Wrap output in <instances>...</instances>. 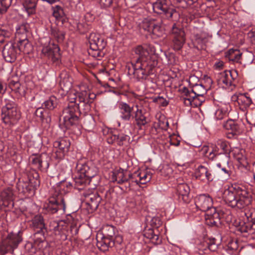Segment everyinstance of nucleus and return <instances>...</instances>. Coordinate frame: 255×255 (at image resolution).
I'll return each instance as SVG.
<instances>
[{
  "label": "nucleus",
  "mask_w": 255,
  "mask_h": 255,
  "mask_svg": "<svg viewBox=\"0 0 255 255\" xmlns=\"http://www.w3.org/2000/svg\"><path fill=\"white\" fill-rule=\"evenodd\" d=\"M135 53L138 56L135 61L128 66V73L132 74L137 80H145L152 73L157 64L155 55V49L150 44L138 45L134 49Z\"/></svg>",
  "instance_id": "f257e3e1"
},
{
  "label": "nucleus",
  "mask_w": 255,
  "mask_h": 255,
  "mask_svg": "<svg viewBox=\"0 0 255 255\" xmlns=\"http://www.w3.org/2000/svg\"><path fill=\"white\" fill-rule=\"evenodd\" d=\"M223 198L225 203L232 208L238 209H250L252 202L251 195L238 185H232L226 189Z\"/></svg>",
  "instance_id": "f03ea898"
},
{
  "label": "nucleus",
  "mask_w": 255,
  "mask_h": 255,
  "mask_svg": "<svg viewBox=\"0 0 255 255\" xmlns=\"http://www.w3.org/2000/svg\"><path fill=\"white\" fill-rule=\"evenodd\" d=\"M195 204L199 210L206 212V224L210 226H218L221 224V215L213 207V199L208 195L202 194L199 195L196 201Z\"/></svg>",
  "instance_id": "7ed1b4c3"
},
{
  "label": "nucleus",
  "mask_w": 255,
  "mask_h": 255,
  "mask_svg": "<svg viewBox=\"0 0 255 255\" xmlns=\"http://www.w3.org/2000/svg\"><path fill=\"white\" fill-rule=\"evenodd\" d=\"M5 105L1 110V119L3 123L11 127L16 124L20 118V113L17 105L13 101L5 99Z\"/></svg>",
  "instance_id": "20e7f679"
},
{
  "label": "nucleus",
  "mask_w": 255,
  "mask_h": 255,
  "mask_svg": "<svg viewBox=\"0 0 255 255\" xmlns=\"http://www.w3.org/2000/svg\"><path fill=\"white\" fill-rule=\"evenodd\" d=\"M90 48L88 52L90 55L100 59L104 55L103 49L107 45V42L100 34L91 33L89 36Z\"/></svg>",
  "instance_id": "39448f33"
},
{
  "label": "nucleus",
  "mask_w": 255,
  "mask_h": 255,
  "mask_svg": "<svg viewBox=\"0 0 255 255\" xmlns=\"http://www.w3.org/2000/svg\"><path fill=\"white\" fill-rule=\"evenodd\" d=\"M245 217L240 222L238 230L245 237L255 233V209H250L244 212Z\"/></svg>",
  "instance_id": "423d86ee"
},
{
  "label": "nucleus",
  "mask_w": 255,
  "mask_h": 255,
  "mask_svg": "<svg viewBox=\"0 0 255 255\" xmlns=\"http://www.w3.org/2000/svg\"><path fill=\"white\" fill-rule=\"evenodd\" d=\"M152 5L154 12L164 14L169 20H175L178 17V12L173 6H169L166 0H157Z\"/></svg>",
  "instance_id": "0eeeda50"
},
{
  "label": "nucleus",
  "mask_w": 255,
  "mask_h": 255,
  "mask_svg": "<svg viewBox=\"0 0 255 255\" xmlns=\"http://www.w3.org/2000/svg\"><path fill=\"white\" fill-rule=\"evenodd\" d=\"M62 192L58 185L54 196L50 197L48 202L45 203L44 208L51 213H55L58 210L64 209V196Z\"/></svg>",
  "instance_id": "6e6552de"
},
{
  "label": "nucleus",
  "mask_w": 255,
  "mask_h": 255,
  "mask_svg": "<svg viewBox=\"0 0 255 255\" xmlns=\"http://www.w3.org/2000/svg\"><path fill=\"white\" fill-rule=\"evenodd\" d=\"M21 233L18 231L17 233L11 232L4 239L0 245V253L4 255L8 252H13L18 244L21 242Z\"/></svg>",
  "instance_id": "1a4fd4ad"
},
{
  "label": "nucleus",
  "mask_w": 255,
  "mask_h": 255,
  "mask_svg": "<svg viewBox=\"0 0 255 255\" xmlns=\"http://www.w3.org/2000/svg\"><path fill=\"white\" fill-rule=\"evenodd\" d=\"M85 199L86 209L88 213H92L99 206L102 200L96 191H88L83 193Z\"/></svg>",
  "instance_id": "9d476101"
},
{
  "label": "nucleus",
  "mask_w": 255,
  "mask_h": 255,
  "mask_svg": "<svg viewBox=\"0 0 255 255\" xmlns=\"http://www.w3.org/2000/svg\"><path fill=\"white\" fill-rule=\"evenodd\" d=\"M36 174H37L36 173ZM36 178H29L28 181L19 180L17 183V188L19 192L23 194H34V191L40 184L39 180Z\"/></svg>",
  "instance_id": "9b49d317"
},
{
  "label": "nucleus",
  "mask_w": 255,
  "mask_h": 255,
  "mask_svg": "<svg viewBox=\"0 0 255 255\" xmlns=\"http://www.w3.org/2000/svg\"><path fill=\"white\" fill-rule=\"evenodd\" d=\"M120 111V117L125 121H129L133 119V114L136 110L135 106L129 105L124 102H120L118 104Z\"/></svg>",
  "instance_id": "f8f14e48"
},
{
  "label": "nucleus",
  "mask_w": 255,
  "mask_h": 255,
  "mask_svg": "<svg viewBox=\"0 0 255 255\" xmlns=\"http://www.w3.org/2000/svg\"><path fill=\"white\" fill-rule=\"evenodd\" d=\"M238 75L236 70L225 71L220 74L218 79L219 84L222 85L223 87L227 88L232 85L233 81Z\"/></svg>",
  "instance_id": "ddd939ff"
},
{
  "label": "nucleus",
  "mask_w": 255,
  "mask_h": 255,
  "mask_svg": "<svg viewBox=\"0 0 255 255\" xmlns=\"http://www.w3.org/2000/svg\"><path fill=\"white\" fill-rule=\"evenodd\" d=\"M49 158L46 154L32 155L29 157L31 163L39 169H47L49 167Z\"/></svg>",
  "instance_id": "4468645a"
},
{
  "label": "nucleus",
  "mask_w": 255,
  "mask_h": 255,
  "mask_svg": "<svg viewBox=\"0 0 255 255\" xmlns=\"http://www.w3.org/2000/svg\"><path fill=\"white\" fill-rule=\"evenodd\" d=\"M77 169L82 177H85L87 179L95 177L98 172V169L94 165L90 166L88 163H78Z\"/></svg>",
  "instance_id": "2eb2a0df"
},
{
  "label": "nucleus",
  "mask_w": 255,
  "mask_h": 255,
  "mask_svg": "<svg viewBox=\"0 0 255 255\" xmlns=\"http://www.w3.org/2000/svg\"><path fill=\"white\" fill-rule=\"evenodd\" d=\"M2 55L5 60L8 62L11 63L15 60L17 48L12 42H8L4 45L2 50Z\"/></svg>",
  "instance_id": "dca6fc26"
},
{
  "label": "nucleus",
  "mask_w": 255,
  "mask_h": 255,
  "mask_svg": "<svg viewBox=\"0 0 255 255\" xmlns=\"http://www.w3.org/2000/svg\"><path fill=\"white\" fill-rule=\"evenodd\" d=\"M198 249L204 254L209 252H215L218 249V245L215 239H205L198 245Z\"/></svg>",
  "instance_id": "f3484780"
},
{
  "label": "nucleus",
  "mask_w": 255,
  "mask_h": 255,
  "mask_svg": "<svg viewBox=\"0 0 255 255\" xmlns=\"http://www.w3.org/2000/svg\"><path fill=\"white\" fill-rule=\"evenodd\" d=\"M195 177L196 179L201 181L207 180L209 182L212 181L214 179L211 171L203 165H200L196 169Z\"/></svg>",
  "instance_id": "a211bd4d"
},
{
  "label": "nucleus",
  "mask_w": 255,
  "mask_h": 255,
  "mask_svg": "<svg viewBox=\"0 0 255 255\" xmlns=\"http://www.w3.org/2000/svg\"><path fill=\"white\" fill-rule=\"evenodd\" d=\"M59 50V47L57 45L49 44L43 47L42 53L45 56L54 60L58 59Z\"/></svg>",
  "instance_id": "6ab92c4d"
},
{
  "label": "nucleus",
  "mask_w": 255,
  "mask_h": 255,
  "mask_svg": "<svg viewBox=\"0 0 255 255\" xmlns=\"http://www.w3.org/2000/svg\"><path fill=\"white\" fill-rule=\"evenodd\" d=\"M177 193L180 201H182L185 203L189 202L190 188L187 184L185 183L179 184L177 187Z\"/></svg>",
  "instance_id": "aec40b11"
},
{
  "label": "nucleus",
  "mask_w": 255,
  "mask_h": 255,
  "mask_svg": "<svg viewBox=\"0 0 255 255\" xmlns=\"http://www.w3.org/2000/svg\"><path fill=\"white\" fill-rule=\"evenodd\" d=\"M3 204L5 206H8L10 204L13 205L14 199L13 189L11 187H8L3 189L0 194Z\"/></svg>",
  "instance_id": "412c9836"
},
{
  "label": "nucleus",
  "mask_w": 255,
  "mask_h": 255,
  "mask_svg": "<svg viewBox=\"0 0 255 255\" xmlns=\"http://www.w3.org/2000/svg\"><path fill=\"white\" fill-rule=\"evenodd\" d=\"M99 236L97 237V246L101 251L105 252L108 250L109 248L114 245L113 239L102 236L101 237V240H99Z\"/></svg>",
  "instance_id": "4be33fe9"
},
{
  "label": "nucleus",
  "mask_w": 255,
  "mask_h": 255,
  "mask_svg": "<svg viewBox=\"0 0 255 255\" xmlns=\"http://www.w3.org/2000/svg\"><path fill=\"white\" fill-rule=\"evenodd\" d=\"M77 109H66L65 113L67 115L65 116V124L68 125L70 124L72 126L75 125L78 122L79 118L75 115V112Z\"/></svg>",
  "instance_id": "5701e85b"
},
{
  "label": "nucleus",
  "mask_w": 255,
  "mask_h": 255,
  "mask_svg": "<svg viewBox=\"0 0 255 255\" xmlns=\"http://www.w3.org/2000/svg\"><path fill=\"white\" fill-rule=\"evenodd\" d=\"M135 111L134 113L133 118L135 120L138 127L141 128L147 124L148 121L146 116L142 113L141 109H139L137 105H135Z\"/></svg>",
  "instance_id": "b1692460"
},
{
  "label": "nucleus",
  "mask_w": 255,
  "mask_h": 255,
  "mask_svg": "<svg viewBox=\"0 0 255 255\" xmlns=\"http://www.w3.org/2000/svg\"><path fill=\"white\" fill-rule=\"evenodd\" d=\"M230 110L231 106L229 104H222L215 113V118L218 120H222L228 116Z\"/></svg>",
  "instance_id": "393cba45"
},
{
  "label": "nucleus",
  "mask_w": 255,
  "mask_h": 255,
  "mask_svg": "<svg viewBox=\"0 0 255 255\" xmlns=\"http://www.w3.org/2000/svg\"><path fill=\"white\" fill-rule=\"evenodd\" d=\"M225 129L231 130V133L233 135H236L240 133V129L237 123L232 120L227 121L223 125Z\"/></svg>",
  "instance_id": "a878e982"
},
{
  "label": "nucleus",
  "mask_w": 255,
  "mask_h": 255,
  "mask_svg": "<svg viewBox=\"0 0 255 255\" xmlns=\"http://www.w3.org/2000/svg\"><path fill=\"white\" fill-rule=\"evenodd\" d=\"M181 91L183 98L186 104L192 105L193 101H195L197 99L192 89L189 90L187 88L184 87Z\"/></svg>",
  "instance_id": "bb28decb"
},
{
  "label": "nucleus",
  "mask_w": 255,
  "mask_h": 255,
  "mask_svg": "<svg viewBox=\"0 0 255 255\" xmlns=\"http://www.w3.org/2000/svg\"><path fill=\"white\" fill-rule=\"evenodd\" d=\"M29 25L27 23H22L19 25L16 30V36L20 39H25L27 38V33L29 32Z\"/></svg>",
  "instance_id": "cd10ccee"
},
{
  "label": "nucleus",
  "mask_w": 255,
  "mask_h": 255,
  "mask_svg": "<svg viewBox=\"0 0 255 255\" xmlns=\"http://www.w3.org/2000/svg\"><path fill=\"white\" fill-rule=\"evenodd\" d=\"M32 226L34 230L37 229V233H40L43 232L45 229L43 217L41 215H36L32 219Z\"/></svg>",
  "instance_id": "c85d7f7f"
},
{
  "label": "nucleus",
  "mask_w": 255,
  "mask_h": 255,
  "mask_svg": "<svg viewBox=\"0 0 255 255\" xmlns=\"http://www.w3.org/2000/svg\"><path fill=\"white\" fill-rule=\"evenodd\" d=\"M67 101L68 102L66 109H77L76 101L77 99V92L75 90L71 89L67 93Z\"/></svg>",
  "instance_id": "c756f323"
},
{
  "label": "nucleus",
  "mask_w": 255,
  "mask_h": 255,
  "mask_svg": "<svg viewBox=\"0 0 255 255\" xmlns=\"http://www.w3.org/2000/svg\"><path fill=\"white\" fill-rule=\"evenodd\" d=\"M35 115L40 118L41 122L49 124L51 122V117L49 113L43 108L39 107L35 112Z\"/></svg>",
  "instance_id": "7c9ffc66"
},
{
  "label": "nucleus",
  "mask_w": 255,
  "mask_h": 255,
  "mask_svg": "<svg viewBox=\"0 0 255 255\" xmlns=\"http://www.w3.org/2000/svg\"><path fill=\"white\" fill-rule=\"evenodd\" d=\"M23 7L28 15L34 13L35 11V0H25L23 2Z\"/></svg>",
  "instance_id": "2f4dec72"
},
{
  "label": "nucleus",
  "mask_w": 255,
  "mask_h": 255,
  "mask_svg": "<svg viewBox=\"0 0 255 255\" xmlns=\"http://www.w3.org/2000/svg\"><path fill=\"white\" fill-rule=\"evenodd\" d=\"M19 51L28 54L31 50V44L28 42L27 39H20L17 45Z\"/></svg>",
  "instance_id": "473e14b6"
},
{
  "label": "nucleus",
  "mask_w": 255,
  "mask_h": 255,
  "mask_svg": "<svg viewBox=\"0 0 255 255\" xmlns=\"http://www.w3.org/2000/svg\"><path fill=\"white\" fill-rule=\"evenodd\" d=\"M242 53L238 49H230L228 51V58L229 60L235 62H240V59Z\"/></svg>",
  "instance_id": "72a5a7b5"
},
{
  "label": "nucleus",
  "mask_w": 255,
  "mask_h": 255,
  "mask_svg": "<svg viewBox=\"0 0 255 255\" xmlns=\"http://www.w3.org/2000/svg\"><path fill=\"white\" fill-rule=\"evenodd\" d=\"M154 21L155 20L153 19H144L139 24V27L150 33L152 27L154 25Z\"/></svg>",
  "instance_id": "f704fd0d"
},
{
  "label": "nucleus",
  "mask_w": 255,
  "mask_h": 255,
  "mask_svg": "<svg viewBox=\"0 0 255 255\" xmlns=\"http://www.w3.org/2000/svg\"><path fill=\"white\" fill-rule=\"evenodd\" d=\"M164 33L163 29L161 26L159 22L154 21V25L152 27L150 34H152L154 37H160L162 36Z\"/></svg>",
  "instance_id": "c9c22d12"
},
{
  "label": "nucleus",
  "mask_w": 255,
  "mask_h": 255,
  "mask_svg": "<svg viewBox=\"0 0 255 255\" xmlns=\"http://www.w3.org/2000/svg\"><path fill=\"white\" fill-rule=\"evenodd\" d=\"M115 179L118 184H122L129 180V175L126 176V172L123 170L118 171L115 176Z\"/></svg>",
  "instance_id": "e433bc0d"
},
{
  "label": "nucleus",
  "mask_w": 255,
  "mask_h": 255,
  "mask_svg": "<svg viewBox=\"0 0 255 255\" xmlns=\"http://www.w3.org/2000/svg\"><path fill=\"white\" fill-rule=\"evenodd\" d=\"M206 39L205 38L202 37L199 34H196L194 36V39L193 40V44L194 47L198 49H203Z\"/></svg>",
  "instance_id": "4c0bfd02"
},
{
  "label": "nucleus",
  "mask_w": 255,
  "mask_h": 255,
  "mask_svg": "<svg viewBox=\"0 0 255 255\" xmlns=\"http://www.w3.org/2000/svg\"><path fill=\"white\" fill-rule=\"evenodd\" d=\"M57 104V100L56 98L54 96H51L48 100L44 102L43 106L49 110H52L56 107Z\"/></svg>",
  "instance_id": "58836bf2"
},
{
  "label": "nucleus",
  "mask_w": 255,
  "mask_h": 255,
  "mask_svg": "<svg viewBox=\"0 0 255 255\" xmlns=\"http://www.w3.org/2000/svg\"><path fill=\"white\" fill-rule=\"evenodd\" d=\"M217 145L223 150V153L226 154L230 153L231 148L227 141L223 139H219L217 141Z\"/></svg>",
  "instance_id": "ea45409f"
},
{
  "label": "nucleus",
  "mask_w": 255,
  "mask_h": 255,
  "mask_svg": "<svg viewBox=\"0 0 255 255\" xmlns=\"http://www.w3.org/2000/svg\"><path fill=\"white\" fill-rule=\"evenodd\" d=\"M185 41V36L173 38V47L175 50H179L182 47Z\"/></svg>",
  "instance_id": "a19ab883"
},
{
  "label": "nucleus",
  "mask_w": 255,
  "mask_h": 255,
  "mask_svg": "<svg viewBox=\"0 0 255 255\" xmlns=\"http://www.w3.org/2000/svg\"><path fill=\"white\" fill-rule=\"evenodd\" d=\"M252 103V100L249 97L244 94H239V104L244 106V108L249 107Z\"/></svg>",
  "instance_id": "79ce46f5"
},
{
  "label": "nucleus",
  "mask_w": 255,
  "mask_h": 255,
  "mask_svg": "<svg viewBox=\"0 0 255 255\" xmlns=\"http://www.w3.org/2000/svg\"><path fill=\"white\" fill-rule=\"evenodd\" d=\"M139 176L140 177L138 182L140 184H144L146 183L149 182L152 178L151 174L150 173L145 171L141 170H140Z\"/></svg>",
  "instance_id": "37998d69"
},
{
  "label": "nucleus",
  "mask_w": 255,
  "mask_h": 255,
  "mask_svg": "<svg viewBox=\"0 0 255 255\" xmlns=\"http://www.w3.org/2000/svg\"><path fill=\"white\" fill-rule=\"evenodd\" d=\"M192 90L195 94L196 98H197V96H203L206 93L205 88L202 85H195Z\"/></svg>",
  "instance_id": "c03bdc74"
},
{
  "label": "nucleus",
  "mask_w": 255,
  "mask_h": 255,
  "mask_svg": "<svg viewBox=\"0 0 255 255\" xmlns=\"http://www.w3.org/2000/svg\"><path fill=\"white\" fill-rule=\"evenodd\" d=\"M130 137L128 135L123 133L117 134V144L119 146L126 145L129 142Z\"/></svg>",
  "instance_id": "a18cd8bd"
},
{
  "label": "nucleus",
  "mask_w": 255,
  "mask_h": 255,
  "mask_svg": "<svg viewBox=\"0 0 255 255\" xmlns=\"http://www.w3.org/2000/svg\"><path fill=\"white\" fill-rule=\"evenodd\" d=\"M171 34L173 35V38L185 36V33L183 30L181 28L177 27L175 24H174L172 26Z\"/></svg>",
  "instance_id": "49530a36"
},
{
  "label": "nucleus",
  "mask_w": 255,
  "mask_h": 255,
  "mask_svg": "<svg viewBox=\"0 0 255 255\" xmlns=\"http://www.w3.org/2000/svg\"><path fill=\"white\" fill-rule=\"evenodd\" d=\"M12 0H0V14L5 12L8 7L11 5Z\"/></svg>",
  "instance_id": "de8ad7c7"
},
{
  "label": "nucleus",
  "mask_w": 255,
  "mask_h": 255,
  "mask_svg": "<svg viewBox=\"0 0 255 255\" xmlns=\"http://www.w3.org/2000/svg\"><path fill=\"white\" fill-rule=\"evenodd\" d=\"M104 234L103 236L110 237L111 239H113L115 235V228L112 226H107L105 227L104 230Z\"/></svg>",
  "instance_id": "09e8293b"
},
{
  "label": "nucleus",
  "mask_w": 255,
  "mask_h": 255,
  "mask_svg": "<svg viewBox=\"0 0 255 255\" xmlns=\"http://www.w3.org/2000/svg\"><path fill=\"white\" fill-rule=\"evenodd\" d=\"M11 35L9 30L0 28V44L4 42L6 38H9Z\"/></svg>",
  "instance_id": "8fccbe9b"
},
{
  "label": "nucleus",
  "mask_w": 255,
  "mask_h": 255,
  "mask_svg": "<svg viewBox=\"0 0 255 255\" xmlns=\"http://www.w3.org/2000/svg\"><path fill=\"white\" fill-rule=\"evenodd\" d=\"M140 170H137L134 172L133 173L129 174V180L131 181L132 182H134L136 184H139V182L138 180L140 178Z\"/></svg>",
  "instance_id": "3c124183"
},
{
  "label": "nucleus",
  "mask_w": 255,
  "mask_h": 255,
  "mask_svg": "<svg viewBox=\"0 0 255 255\" xmlns=\"http://www.w3.org/2000/svg\"><path fill=\"white\" fill-rule=\"evenodd\" d=\"M54 147L56 148H58L59 149L55 151L57 156H59L60 157L64 156V148L63 147H61V142L59 141H55L53 144Z\"/></svg>",
  "instance_id": "603ef678"
},
{
  "label": "nucleus",
  "mask_w": 255,
  "mask_h": 255,
  "mask_svg": "<svg viewBox=\"0 0 255 255\" xmlns=\"http://www.w3.org/2000/svg\"><path fill=\"white\" fill-rule=\"evenodd\" d=\"M61 13H63V9L59 6H56L53 11V16L56 18H61L62 23H64V19L62 18Z\"/></svg>",
  "instance_id": "864d4df0"
},
{
  "label": "nucleus",
  "mask_w": 255,
  "mask_h": 255,
  "mask_svg": "<svg viewBox=\"0 0 255 255\" xmlns=\"http://www.w3.org/2000/svg\"><path fill=\"white\" fill-rule=\"evenodd\" d=\"M25 250L26 252L29 254V255H35L38 250L33 246L32 243H27L25 245Z\"/></svg>",
  "instance_id": "5fc2aeb1"
},
{
  "label": "nucleus",
  "mask_w": 255,
  "mask_h": 255,
  "mask_svg": "<svg viewBox=\"0 0 255 255\" xmlns=\"http://www.w3.org/2000/svg\"><path fill=\"white\" fill-rule=\"evenodd\" d=\"M86 179L87 178L85 177H82V174H80L79 172L75 181L76 185L79 186L85 184L86 182Z\"/></svg>",
  "instance_id": "6e6d98bb"
},
{
  "label": "nucleus",
  "mask_w": 255,
  "mask_h": 255,
  "mask_svg": "<svg viewBox=\"0 0 255 255\" xmlns=\"http://www.w3.org/2000/svg\"><path fill=\"white\" fill-rule=\"evenodd\" d=\"M65 224L69 225L72 227L75 225V221L73 216L70 214H68L65 217Z\"/></svg>",
  "instance_id": "4d7b16f0"
},
{
  "label": "nucleus",
  "mask_w": 255,
  "mask_h": 255,
  "mask_svg": "<svg viewBox=\"0 0 255 255\" xmlns=\"http://www.w3.org/2000/svg\"><path fill=\"white\" fill-rule=\"evenodd\" d=\"M63 226V221L61 220L57 223V226L54 227V231L56 234H57L58 233V234L61 235L63 234L64 232Z\"/></svg>",
  "instance_id": "13d9d810"
},
{
  "label": "nucleus",
  "mask_w": 255,
  "mask_h": 255,
  "mask_svg": "<svg viewBox=\"0 0 255 255\" xmlns=\"http://www.w3.org/2000/svg\"><path fill=\"white\" fill-rule=\"evenodd\" d=\"M9 86L13 91H17L20 86V83L18 81L11 80L9 83Z\"/></svg>",
  "instance_id": "bf43d9fd"
},
{
  "label": "nucleus",
  "mask_w": 255,
  "mask_h": 255,
  "mask_svg": "<svg viewBox=\"0 0 255 255\" xmlns=\"http://www.w3.org/2000/svg\"><path fill=\"white\" fill-rule=\"evenodd\" d=\"M107 142L109 144H113L114 143H117V134H110L108 137Z\"/></svg>",
  "instance_id": "052dcab7"
},
{
  "label": "nucleus",
  "mask_w": 255,
  "mask_h": 255,
  "mask_svg": "<svg viewBox=\"0 0 255 255\" xmlns=\"http://www.w3.org/2000/svg\"><path fill=\"white\" fill-rule=\"evenodd\" d=\"M154 101L159 103L163 107L166 106L168 104V102L162 97H158L155 98Z\"/></svg>",
  "instance_id": "680f3d73"
},
{
  "label": "nucleus",
  "mask_w": 255,
  "mask_h": 255,
  "mask_svg": "<svg viewBox=\"0 0 255 255\" xmlns=\"http://www.w3.org/2000/svg\"><path fill=\"white\" fill-rule=\"evenodd\" d=\"M159 127L162 129L166 130L168 127V122L166 120L163 121L159 120L158 122Z\"/></svg>",
  "instance_id": "e2e57ef3"
},
{
  "label": "nucleus",
  "mask_w": 255,
  "mask_h": 255,
  "mask_svg": "<svg viewBox=\"0 0 255 255\" xmlns=\"http://www.w3.org/2000/svg\"><path fill=\"white\" fill-rule=\"evenodd\" d=\"M101 6L103 7H109L113 2V0H99Z\"/></svg>",
  "instance_id": "0e129e2a"
},
{
  "label": "nucleus",
  "mask_w": 255,
  "mask_h": 255,
  "mask_svg": "<svg viewBox=\"0 0 255 255\" xmlns=\"http://www.w3.org/2000/svg\"><path fill=\"white\" fill-rule=\"evenodd\" d=\"M153 231H151V237H150V239L151 240L152 242L154 243V244H159L161 242V240H160L159 237L158 235L155 234H153Z\"/></svg>",
  "instance_id": "69168bd1"
},
{
  "label": "nucleus",
  "mask_w": 255,
  "mask_h": 255,
  "mask_svg": "<svg viewBox=\"0 0 255 255\" xmlns=\"http://www.w3.org/2000/svg\"><path fill=\"white\" fill-rule=\"evenodd\" d=\"M204 99L203 96L199 97L197 96V99L195 100V101H193L192 105H194L195 106H198L201 105L203 102H204Z\"/></svg>",
  "instance_id": "338daca9"
},
{
  "label": "nucleus",
  "mask_w": 255,
  "mask_h": 255,
  "mask_svg": "<svg viewBox=\"0 0 255 255\" xmlns=\"http://www.w3.org/2000/svg\"><path fill=\"white\" fill-rule=\"evenodd\" d=\"M217 154V152L216 150H214L212 149L209 153L208 155H207L206 156L208 157V158L210 160H214L215 157Z\"/></svg>",
  "instance_id": "774afa93"
}]
</instances>
